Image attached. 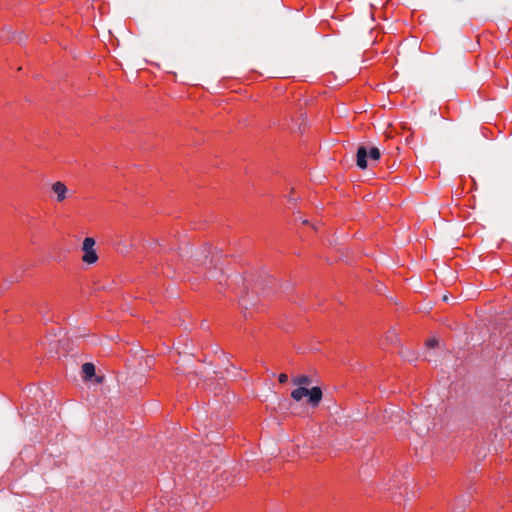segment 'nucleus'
Wrapping results in <instances>:
<instances>
[{"instance_id": "f257e3e1", "label": "nucleus", "mask_w": 512, "mask_h": 512, "mask_svg": "<svg viewBox=\"0 0 512 512\" xmlns=\"http://www.w3.org/2000/svg\"><path fill=\"white\" fill-rule=\"evenodd\" d=\"M291 397L295 401H300L304 397H308V402L313 407H316L322 399V390L319 387H313L312 389H307L306 387H298L291 392Z\"/></svg>"}, {"instance_id": "f03ea898", "label": "nucleus", "mask_w": 512, "mask_h": 512, "mask_svg": "<svg viewBox=\"0 0 512 512\" xmlns=\"http://www.w3.org/2000/svg\"><path fill=\"white\" fill-rule=\"evenodd\" d=\"M82 261L86 264H94L98 260V255L95 250V240L91 237H86L82 243Z\"/></svg>"}, {"instance_id": "7ed1b4c3", "label": "nucleus", "mask_w": 512, "mask_h": 512, "mask_svg": "<svg viewBox=\"0 0 512 512\" xmlns=\"http://www.w3.org/2000/svg\"><path fill=\"white\" fill-rule=\"evenodd\" d=\"M51 190L56 195L57 202H63L68 196V188L61 181L53 183Z\"/></svg>"}, {"instance_id": "20e7f679", "label": "nucleus", "mask_w": 512, "mask_h": 512, "mask_svg": "<svg viewBox=\"0 0 512 512\" xmlns=\"http://www.w3.org/2000/svg\"><path fill=\"white\" fill-rule=\"evenodd\" d=\"M368 152L364 146H360L357 150V166L361 169L367 167Z\"/></svg>"}, {"instance_id": "39448f33", "label": "nucleus", "mask_w": 512, "mask_h": 512, "mask_svg": "<svg viewBox=\"0 0 512 512\" xmlns=\"http://www.w3.org/2000/svg\"><path fill=\"white\" fill-rule=\"evenodd\" d=\"M83 378L90 380L95 376V366L92 363H85L82 365Z\"/></svg>"}, {"instance_id": "423d86ee", "label": "nucleus", "mask_w": 512, "mask_h": 512, "mask_svg": "<svg viewBox=\"0 0 512 512\" xmlns=\"http://www.w3.org/2000/svg\"><path fill=\"white\" fill-rule=\"evenodd\" d=\"M310 382H311L310 377L307 375H301V376L293 378V383L300 387H303L304 385H309Z\"/></svg>"}, {"instance_id": "0eeeda50", "label": "nucleus", "mask_w": 512, "mask_h": 512, "mask_svg": "<svg viewBox=\"0 0 512 512\" xmlns=\"http://www.w3.org/2000/svg\"><path fill=\"white\" fill-rule=\"evenodd\" d=\"M386 340L389 341L391 344H394L397 342V334L394 330H390L386 334Z\"/></svg>"}, {"instance_id": "6e6552de", "label": "nucleus", "mask_w": 512, "mask_h": 512, "mask_svg": "<svg viewBox=\"0 0 512 512\" xmlns=\"http://www.w3.org/2000/svg\"><path fill=\"white\" fill-rule=\"evenodd\" d=\"M380 151L378 148L376 147H372L369 151V157L372 159V160H378L380 158Z\"/></svg>"}, {"instance_id": "1a4fd4ad", "label": "nucleus", "mask_w": 512, "mask_h": 512, "mask_svg": "<svg viewBox=\"0 0 512 512\" xmlns=\"http://www.w3.org/2000/svg\"><path fill=\"white\" fill-rule=\"evenodd\" d=\"M439 341L436 338H430L426 341L427 348H434L438 345Z\"/></svg>"}, {"instance_id": "9d476101", "label": "nucleus", "mask_w": 512, "mask_h": 512, "mask_svg": "<svg viewBox=\"0 0 512 512\" xmlns=\"http://www.w3.org/2000/svg\"><path fill=\"white\" fill-rule=\"evenodd\" d=\"M280 383H286L288 381V376L285 373H281L278 377Z\"/></svg>"}, {"instance_id": "9b49d317", "label": "nucleus", "mask_w": 512, "mask_h": 512, "mask_svg": "<svg viewBox=\"0 0 512 512\" xmlns=\"http://www.w3.org/2000/svg\"><path fill=\"white\" fill-rule=\"evenodd\" d=\"M98 383H100L102 381V378H97L96 380Z\"/></svg>"}, {"instance_id": "f8f14e48", "label": "nucleus", "mask_w": 512, "mask_h": 512, "mask_svg": "<svg viewBox=\"0 0 512 512\" xmlns=\"http://www.w3.org/2000/svg\"><path fill=\"white\" fill-rule=\"evenodd\" d=\"M443 300H444V301H447V300H448V297H447V296H444V297H443Z\"/></svg>"}]
</instances>
